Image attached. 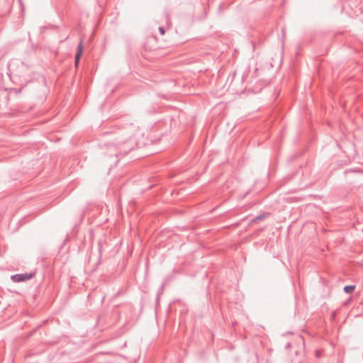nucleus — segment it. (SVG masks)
Masks as SVG:
<instances>
[{
	"mask_svg": "<svg viewBox=\"0 0 363 363\" xmlns=\"http://www.w3.org/2000/svg\"><path fill=\"white\" fill-rule=\"evenodd\" d=\"M82 52H83L82 41H80V43L78 45L77 52L75 55V67L78 66V63H79L80 57L82 55Z\"/></svg>",
	"mask_w": 363,
	"mask_h": 363,
	"instance_id": "nucleus-1",
	"label": "nucleus"
},
{
	"mask_svg": "<svg viewBox=\"0 0 363 363\" xmlns=\"http://www.w3.org/2000/svg\"><path fill=\"white\" fill-rule=\"evenodd\" d=\"M29 278H30V277L24 276V275H22V274H18V275L14 276L13 277V279L15 281H23L25 279H28Z\"/></svg>",
	"mask_w": 363,
	"mask_h": 363,
	"instance_id": "nucleus-2",
	"label": "nucleus"
},
{
	"mask_svg": "<svg viewBox=\"0 0 363 363\" xmlns=\"http://www.w3.org/2000/svg\"><path fill=\"white\" fill-rule=\"evenodd\" d=\"M354 289H355L354 286H346L344 287V291L346 293L350 294V293L353 292Z\"/></svg>",
	"mask_w": 363,
	"mask_h": 363,
	"instance_id": "nucleus-3",
	"label": "nucleus"
},
{
	"mask_svg": "<svg viewBox=\"0 0 363 363\" xmlns=\"http://www.w3.org/2000/svg\"><path fill=\"white\" fill-rule=\"evenodd\" d=\"M159 30H160V33L162 34V35H164L165 31L164 30V28L162 27H160L159 28Z\"/></svg>",
	"mask_w": 363,
	"mask_h": 363,
	"instance_id": "nucleus-4",
	"label": "nucleus"
}]
</instances>
